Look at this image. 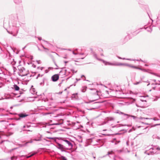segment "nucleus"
Returning <instances> with one entry per match:
<instances>
[{"instance_id": "nucleus-10", "label": "nucleus", "mask_w": 160, "mask_h": 160, "mask_svg": "<svg viewBox=\"0 0 160 160\" xmlns=\"http://www.w3.org/2000/svg\"><path fill=\"white\" fill-rule=\"evenodd\" d=\"M12 88L16 91H18L20 89L19 87L16 84H14Z\"/></svg>"}, {"instance_id": "nucleus-17", "label": "nucleus", "mask_w": 160, "mask_h": 160, "mask_svg": "<svg viewBox=\"0 0 160 160\" xmlns=\"http://www.w3.org/2000/svg\"><path fill=\"white\" fill-rule=\"evenodd\" d=\"M117 113H118V114H122V115H124V116H128V115H129L128 114L124 113H123L122 112H121L120 111H118L117 112Z\"/></svg>"}, {"instance_id": "nucleus-64", "label": "nucleus", "mask_w": 160, "mask_h": 160, "mask_svg": "<svg viewBox=\"0 0 160 160\" xmlns=\"http://www.w3.org/2000/svg\"><path fill=\"white\" fill-rule=\"evenodd\" d=\"M67 62H67V61H65V63H66Z\"/></svg>"}, {"instance_id": "nucleus-43", "label": "nucleus", "mask_w": 160, "mask_h": 160, "mask_svg": "<svg viewBox=\"0 0 160 160\" xmlns=\"http://www.w3.org/2000/svg\"><path fill=\"white\" fill-rule=\"evenodd\" d=\"M126 144H127V146H128L129 145V141H127Z\"/></svg>"}, {"instance_id": "nucleus-21", "label": "nucleus", "mask_w": 160, "mask_h": 160, "mask_svg": "<svg viewBox=\"0 0 160 160\" xmlns=\"http://www.w3.org/2000/svg\"><path fill=\"white\" fill-rule=\"evenodd\" d=\"M124 63L118 62L116 63L115 66H123Z\"/></svg>"}, {"instance_id": "nucleus-60", "label": "nucleus", "mask_w": 160, "mask_h": 160, "mask_svg": "<svg viewBox=\"0 0 160 160\" xmlns=\"http://www.w3.org/2000/svg\"><path fill=\"white\" fill-rule=\"evenodd\" d=\"M82 77H84V76L83 75H82L81 76V78H82Z\"/></svg>"}, {"instance_id": "nucleus-36", "label": "nucleus", "mask_w": 160, "mask_h": 160, "mask_svg": "<svg viewBox=\"0 0 160 160\" xmlns=\"http://www.w3.org/2000/svg\"><path fill=\"white\" fill-rule=\"evenodd\" d=\"M106 123V122H102V123L99 124L98 125H104V124H105Z\"/></svg>"}, {"instance_id": "nucleus-24", "label": "nucleus", "mask_w": 160, "mask_h": 160, "mask_svg": "<svg viewBox=\"0 0 160 160\" xmlns=\"http://www.w3.org/2000/svg\"><path fill=\"white\" fill-rule=\"evenodd\" d=\"M86 90V87H83V88L82 89L81 91L82 92H85Z\"/></svg>"}, {"instance_id": "nucleus-30", "label": "nucleus", "mask_w": 160, "mask_h": 160, "mask_svg": "<svg viewBox=\"0 0 160 160\" xmlns=\"http://www.w3.org/2000/svg\"><path fill=\"white\" fill-rule=\"evenodd\" d=\"M156 149L158 151L160 150V148H159V147H157V148L155 147V148H154L152 149L153 150H155Z\"/></svg>"}, {"instance_id": "nucleus-14", "label": "nucleus", "mask_w": 160, "mask_h": 160, "mask_svg": "<svg viewBox=\"0 0 160 160\" xmlns=\"http://www.w3.org/2000/svg\"><path fill=\"white\" fill-rule=\"evenodd\" d=\"M95 96L96 97V98H95V99L94 100L90 101L89 102H92L94 101H96L99 98V96L97 94H95Z\"/></svg>"}, {"instance_id": "nucleus-58", "label": "nucleus", "mask_w": 160, "mask_h": 160, "mask_svg": "<svg viewBox=\"0 0 160 160\" xmlns=\"http://www.w3.org/2000/svg\"><path fill=\"white\" fill-rule=\"evenodd\" d=\"M101 51L103 52V50L102 49H101Z\"/></svg>"}, {"instance_id": "nucleus-47", "label": "nucleus", "mask_w": 160, "mask_h": 160, "mask_svg": "<svg viewBox=\"0 0 160 160\" xmlns=\"http://www.w3.org/2000/svg\"><path fill=\"white\" fill-rule=\"evenodd\" d=\"M55 65H56V66H57V68H55V69H58V66H57V65L56 64L55 62Z\"/></svg>"}, {"instance_id": "nucleus-7", "label": "nucleus", "mask_w": 160, "mask_h": 160, "mask_svg": "<svg viewBox=\"0 0 160 160\" xmlns=\"http://www.w3.org/2000/svg\"><path fill=\"white\" fill-rule=\"evenodd\" d=\"M59 79V75L58 74H55L52 77V79L53 82L57 81Z\"/></svg>"}, {"instance_id": "nucleus-59", "label": "nucleus", "mask_w": 160, "mask_h": 160, "mask_svg": "<svg viewBox=\"0 0 160 160\" xmlns=\"http://www.w3.org/2000/svg\"><path fill=\"white\" fill-rule=\"evenodd\" d=\"M22 92H20V94H22Z\"/></svg>"}, {"instance_id": "nucleus-49", "label": "nucleus", "mask_w": 160, "mask_h": 160, "mask_svg": "<svg viewBox=\"0 0 160 160\" xmlns=\"http://www.w3.org/2000/svg\"><path fill=\"white\" fill-rule=\"evenodd\" d=\"M2 49L0 48V54L2 52Z\"/></svg>"}, {"instance_id": "nucleus-27", "label": "nucleus", "mask_w": 160, "mask_h": 160, "mask_svg": "<svg viewBox=\"0 0 160 160\" xmlns=\"http://www.w3.org/2000/svg\"><path fill=\"white\" fill-rule=\"evenodd\" d=\"M44 79H42V81L40 83V85L41 86H43L44 84Z\"/></svg>"}, {"instance_id": "nucleus-38", "label": "nucleus", "mask_w": 160, "mask_h": 160, "mask_svg": "<svg viewBox=\"0 0 160 160\" xmlns=\"http://www.w3.org/2000/svg\"><path fill=\"white\" fill-rule=\"evenodd\" d=\"M46 138H48L50 139H54V138H51V137H46Z\"/></svg>"}, {"instance_id": "nucleus-29", "label": "nucleus", "mask_w": 160, "mask_h": 160, "mask_svg": "<svg viewBox=\"0 0 160 160\" xmlns=\"http://www.w3.org/2000/svg\"><path fill=\"white\" fill-rule=\"evenodd\" d=\"M13 61H12L11 62V64L12 65L14 66L16 64V62L14 61V59H13Z\"/></svg>"}, {"instance_id": "nucleus-48", "label": "nucleus", "mask_w": 160, "mask_h": 160, "mask_svg": "<svg viewBox=\"0 0 160 160\" xmlns=\"http://www.w3.org/2000/svg\"><path fill=\"white\" fill-rule=\"evenodd\" d=\"M156 138L158 139H160V137H159L157 136L156 137Z\"/></svg>"}, {"instance_id": "nucleus-63", "label": "nucleus", "mask_w": 160, "mask_h": 160, "mask_svg": "<svg viewBox=\"0 0 160 160\" xmlns=\"http://www.w3.org/2000/svg\"><path fill=\"white\" fill-rule=\"evenodd\" d=\"M93 158H94V159H95V156H93Z\"/></svg>"}, {"instance_id": "nucleus-50", "label": "nucleus", "mask_w": 160, "mask_h": 160, "mask_svg": "<svg viewBox=\"0 0 160 160\" xmlns=\"http://www.w3.org/2000/svg\"><path fill=\"white\" fill-rule=\"evenodd\" d=\"M101 56H104L103 53H101Z\"/></svg>"}, {"instance_id": "nucleus-55", "label": "nucleus", "mask_w": 160, "mask_h": 160, "mask_svg": "<svg viewBox=\"0 0 160 160\" xmlns=\"http://www.w3.org/2000/svg\"><path fill=\"white\" fill-rule=\"evenodd\" d=\"M16 149V148H13V149H12L11 150V151H12V150H14V149Z\"/></svg>"}, {"instance_id": "nucleus-23", "label": "nucleus", "mask_w": 160, "mask_h": 160, "mask_svg": "<svg viewBox=\"0 0 160 160\" xmlns=\"http://www.w3.org/2000/svg\"><path fill=\"white\" fill-rule=\"evenodd\" d=\"M114 153L113 151H111L110 152H108L107 153V155L109 156L110 155H112Z\"/></svg>"}, {"instance_id": "nucleus-22", "label": "nucleus", "mask_w": 160, "mask_h": 160, "mask_svg": "<svg viewBox=\"0 0 160 160\" xmlns=\"http://www.w3.org/2000/svg\"><path fill=\"white\" fill-rule=\"evenodd\" d=\"M127 116L132 117L136 121H137V117H136L135 116H133V115H129Z\"/></svg>"}, {"instance_id": "nucleus-57", "label": "nucleus", "mask_w": 160, "mask_h": 160, "mask_svg": "<svg viewBox=\"0 0 160 160\" xmlns=\"http://www.w3.org/2000/svg\"><path fill=\"white\" fill-rule=\"evenodd\" d=\"M80 54V55H83V53H81Z\"/></svg>"}, {"instance_id": "nucleus-46", "label": "nucleus", "mask_w": 160, "mask_h": 160, "mask_svg": "<svg viewBox=\"0 0 160 160\" xmlns=\"http://www.w3.org/2000/svg\"><path fill=\"white\" fill-rule=\"evenodd\" d=\"M72 53L74 55H77V53H75L74 51L72 52Z\"/></svg>"}, {"instance_id": "nucleus-32", "label": "nucleus", "mask_w": 160, "mask_h": 160, "mask_svg": "<svg viewBox=\"0 0 160 160\" xmlns=\"http://www.w3.org/2000/svg\"><path fill=\"white\" fill-rule=\"evenodd\" d=\"M12 68L13 70V73H14L15 72H16V70L17 69L14 66H12Z\"/></svg>"}, {"instance_id": "nucleus-25", "label": "nucleus", "mask_w": 160, "mask_h": 160, "mask_svg": "<svg viewBox=\"0 0 160 160\" xmlns=\"http://www.w3.org/2000/svg\"><path fill=\"white\" fill-rule=\"evenodd\" d=\"M42 137V136H41V137L39 138L38 139H34V140L35 141H40L41 140V137Z\"/></svg>"}, {"instance_id": "nucleus-19", "label": "nucleus", "mask_w": 160, "mask_h": 160, "mask_svg": "<svg viewBox=\"0 0 160 160\" xmlns=\"http://www.w3.org/2000/svg\"><path fill=\"white\" fill-rule=\"evenodd\" d=\"M14 2L16 3L19 4L22 2L21 0H14Z\"/></svg>"}, {"instance_id": "nucleus-52", "label": "nucleus", "mask_w": 160, "mask_h": 160, "mask_svg": "<svg viewBox=\"0 0 160 160\" xmlns=\"http://www.w3.org/2000/svg\"><path fill=\"white\" fill-rule=\"evenodd\" d=\"M153 81L155 82H156V80L155 79H154L153 80Z\"/></svg>"}, {"instance_id": "nucleus-9", "label": "nucleus", "mask_w": 160, "mask_h": 160, "mask_svg": "<svg viewBox=\"0 0 160 160\" xmlns=\"http://www.w3.org/2000/svg\"><path fill=\"white\" fill-rule=\"evenodd\" d=\"M105 63V65H109L111 66H115L116 63H111L109 62H107L105 61V62L104 63Z\"/></svg>"}, {"instance_id": "nucleus-3", "label": "nucleus", "mask_w": 160, "mask_h": 160, "mask_svg": "<svg viewBox=\"0 0 160 160\" xmlns=\"http://www.w3.org/2000/svg\"><path fill=\"white\" fill-rule=\"evenodd\" d=\"M136 104L138 107L141 108H145L148 106L147 101L142 99L138 101Z\"/></svg>"}, {"instance_id": "nucleus-61", "label": "nucleus", "mask_w": 160, "mask_h": 160, "mask_svg": "<svg viewBox=\"0 0 160 160\" xmlns=\"http://www.w3.org/2000/svg\"><path fill=\"white\" fill-rule=\"evenodd\" d=\"M150 84V83H149L147 85V86H148Z\"/></svg>"}, {"instance_id": "nucleus-44", "label": "nucleus", "mask_w": 160, "mask_h": 160, "mask_svg": "<svg viewBox=\"0 0 160 160\" xmlns=\"http://www.w3.org/2000/svg\"><path fill=\"white\" fill-rule=\"evenodd\" d=\"M2 70L1 69V68H0V74L2 73Z\"/></svg>"}, {"instance_id": "nucleus-33", "label": "nucleus", "mask_w": 160, "mask_h": 160, "mask_svg": "<svg viewBox=\"0 0 160 160\" xmlns=\"http://www.w3.org/2000/svg\"><path fill=\"white\" fill-rule=\"evenodd\" d=\"M141 81H139V82H136L134 83V85H137L138 84H139L141 83Z\"/></svg>"}, {"instance_id": "nucleus-18", "label": "nucleus", "mask_w": 160, "mask_h": 160, "mask_svg": "<svg viewBox=\"0 0 160 160\" xmlns=\"http://www.w3.org/2000/svg\"><path fill=\"white\" fill-rule=\"evenodd\" d=\"M44 68L43 67H38L37 69L38 70V72H40L41 71H42L43 69Z\"/></svg>"}, {"instance_id": "nucleus-40", "label": "nucleus", "mask_w": 160, "mask_h": 160, "mask_svg": "<svg viewBox=\"0 0 160 160\" xmlns=\"http://www.w3.org/2000/svg\"><path fill=\"white\" fill-rule=\"evenodd\" d=\"M128 64L127 63H124L123 66H128Z\"/></svg>"}, {"instance_id": "nucleus-54", "label": "nucleus", "mask_w": 160, "mask_h": 160, "mask_svg": "<svg viewBox=\"0 0 160 160\" xmlns=\"http://www.w3.org/2000/svg\"><path fill=\"white\" fill-rule=\"evenodd\" d=\"M145 66H148V65H147V64H145Z\"/></svg>"}, {"instance_id": "nucleus-13", "label": "nucleus", "mask_w": 160, "mask_h": 160, "mask_svg": "<svg viewBox=\"0 0 160 160\" xmlns=\"http://www.w3.org/2000/svg\"><path fill=\"white\" fill-rule=\"evenodd\" d=\"M128 67H131V68H135V69H140V70H141V69L140 68H137L136 66H132V65H131V64H128Z\"/></svg>"}, {"instance_id": "nucleus-6", "label": "nucleus", "mask_w": 160, "mask_h": 160, "mask_svg": "<svg viewBox=\"0 0 160 160\" xmlns=\"http://www.w3.org/2000/svg\"><path fill=\"white\" fill-rule=\"evenodd\" d=\"M117 57L119 59H122L123 60H129V61H134V60H136L137 61H142V62H143V61H142V60L141 59H138V60H133V59H132L130 58H122L118 56H117Z\"/></svg>"}, {"instance_id": "nucleus-11", "label": "nucleus", "mask_w": 160, "mask_h": 160, "mask_svg": "<svg viewBox=\"0 0 160 160\" xmlns=\"http://www.w3.org/2000/svg\"><path fill=\"white\" fill-rule=\"evenodd\" d=\"M106 120L107 121V122L108 123L109 121H113L114 118L113 117H108L107 118Z\"/></svg>"}, {"instance_id": "nucleus-15", "label": "nucleus", "mask_w": 160, "mask_h": 160, "mask_svg": "<svg viewBox=\"0 0 160 160\" xmlns=\"http://www.w3.org/2000/svg\"><path fill=\"white\" fill-rule=\"evenodd\" d=\"M145 29H146L147 31L149 32H151L152 31V29L150 27H147L146 28H145Z\"/></svg>"}, {"instance_id": "nucleus-51", "label": "nucleus", "mask_w": 160, "mask_h": 160, "mask_svg": "<svg viewBox=\"0 0 160 160\" xmlns=\"http://www.w3.org/2000/svg\"><path fill=\"white\" fill-rule=\"evenodd\" d=\"M46 72H46V71H44L43 72V74H44V73H46Z\"/></svg>"}, {"instance_id": "nucleus-62", "label": "nucleus", "mask_w": 160, "mask_h": 160, "mask_svg": "<svg viewBox=\"0 0 160 160\" xmlns=\"http://www.w3.org/2000/svg\"><path fill=\"white\" fill-rule=\"evenodd\" d=\"M153 89H155V87H153Z\"/></svg>"}, {"instance_id": "nucleus-4", "label": "nucleus", "mask_w": 160, "mask_h": 160, "mask_svg": "<svg viewBox=\"0 0 160 160\" xmlns=\"http://www.w3.org/2000/svg\"><path fill=\"white\" fill-rule=\"evenodd\" d=\"M63 142L62 143L67 148L66 149H69L72 148L73 145L70 141L67 139H64L63 140Z\"/></svg>"}, {"instance_id": "nucleus-53", "label": "nucleus", "mask_w": 160, "mask_h": 160, "mask_svg": "<svg viewBox=\"0 0 160 160\" xmlns=\"http://www.w3.org/2000/svg\"><path fill=\"white\" fill-rule=\"evenodd\" d=\"M13 157H11V160H13Z\"/></svg>"}, {"instance_id": "nucleus-8", "label": "nucleus", "mask_w": 160, "mask_h": 160, "mask_svg": "<svg viewBox=\"0 0 160 160\" xmlns=\"http://www.w3.org/2000/svg\"><path fill=\"white\" fill-rule=\"evenodd\" d=\"M93 55V57L95 58L97 60L100 61H101L103 62V63H104L105 62V61L104 60L101 59H99L97 57V54L95 52H93L92 53Z\"/></svg>"}, {"instance_id": "nucleus-35", "label": "nucleus", "mask_w": 160, "mask_h": 160, "mask_svg": "<svg viewBox=\"0 0 160 160\" xmlns=\"http://www.w3.org/2000/svg\"><path fill=\"white\" fill-rule=\"evenodd\" d=\"M123 151V150L122 149V150H118L117 151L118 153H120L122 152Z\"/></svg>"}, {"instance_id": "nucleus-26", "label": "nucleus", "mask_w": 160, "mask_h": 160, "mask_svg": "<svg viewBox=\"0 0 160 160\" xmlns=\"http://www.w3.org/2000/svg\"><path fill=\"white\" fill-rule=\"evenodd\" d=\"M35 154V153H33L32 154H31L30 155L27 156V158H29L32 156H33Z\"/></svg>"}, {"instance_id": "nucleus-12", "label": "nucleus", "mask_w": 160, "mask_h": 160, "mask_svg": "<svg viewBox=\"0 0 160 160\" xmlns=\"http://www.w3.org/2000/svg\"><path fill=\"white\" fill-rule=\"evenodd\" d=\"M18 116L20 118H24L28 116V115L25 113H20L18 114Z\"/></svg>"}, {"instance_id": "nucleus-31", "label": "nucleus", "mask_w": 160, "mask_h": 160, "mask_svg": "<svg viewBox=\"0 0 160 160\" xmlns=\"http://www.w3.org/2000/svg\"><path fill=\"white\" fill-rule=\"evenodd\" d=\"M150 119H153L154 121H158V120H159V119L158 118H156V117L154 118H153L152 119V118H150Z\"/></svg>"}, {"instance_id": "nucleus-42", "label": "nucleus", "mask_w": 160, "mask_h": 160, "mask_svg": "<svg viewBox=\"0 0 160 160\" xmlns=\"http://www.w3.org/2000/svg\"><path fill=\"white\" fill-rule=\"evenodd\" d=\"M52 113V112H49V113H45L44 114L45 115H48V114H51Z\"/></svg>"}, {"instance_id": "nucleus-41", "label": "nucleus", "mask_w": 160, "mask_h": 160, "mask_svg": "<svg viewBox=\"0 0 160 160\" xmlns=\"http://www.w3.org/2000/svg\"><path fill=\"white\" fill-rule=\"evenodd\" d=\"M42 47L45 49L48 50V49L46 48H45L43 45H42Z\"/></svg>"}, {"instance_id": "nucleus-37", "label": "nucleus", "mask_w": 160, "mask_h": 160, "mask_svg": "<svg viewBox=\"0 0 160 160\" xmlns=\"http://www.w3.org/2000/svg\"><path fill=\"white\" fill-rule=\"evenodd\" d=\"M36 62H37V63L38 64L41 63V61L40 60H37Z\"/></svg>"}, {"instance_id": "nucleus-56", "label": "nucleus", "mask_w": 160, "mask_h": 160, "mask_svg": "<svg viewBox=\"0 0 160 160\" xmlns=\"http://www.w3.org/2000/svg\"><path fill=\"white\" fill-rule=\"evenodd\" d=\"M44 42H46V43H48V42L47 41H44Z\"/></svg>"}, {"instance_id": "nucleus-39", "label": "nucleus", "mask_w": 160, "mask_h": 160, "mask_svg": "<svg viewBox=\"0 0 160 160\" xmlns=\"http://www.w3.org/2000/svg\"><path fill=\"white\" fill-rule=\"evenodd\" d=\"M158 82H156L155 83V84H156V85H160V81H158Z\"/></svg>"}, {"instance_id": "nucleus-28", "label": "nucleus", "mask_w": 160, "mask_h": 160, "mask_svg": "<svg viewBox=\"0 0 160 160\" xmlns=\"http://www.w3.org/2000/svg\"><path fill=\"white\" fill-rule=\"evenodd\" d=\"M61 158L62 160H67V159L65 157L63 156H61Z\"/></svg>"}, {"instance_id": "nucleus-45", "label": "nucleus", "mask_w": 160, "mask_h": 160, "mask_svg": "<svg viewBox=\"0 0 160 160\" xmlns=\"http://www.w3.org/2000/svg\"><path fill=\"white\" fill-rule=\"evenodd\" d=\"M38 39L39 40H41L42 39V38L41 37H38Z\"/></svg>"}, {"instance_id": "nucleus-16", "label": "nucleus", "mask_w": 160, "mask_h": 160, "mask_svg": "<svg viewBox=\"0 0 160 160\" xmlns=\"http://www.w3.org/2000/svg\"><path fill=\"white\" fill-rule=\"evenodd\" d=\"M150 119L149 118H142V117H140L139 118L137 117V121H138L139 120L141 119Z\"/></svg>"}, {"instance_id": "nucleus-5", "label": "nucleus", "mask_w": 160, "mask_h": 160, "mask_svg": "<svg viewBox=\"0 0 160 160\" xmlns=\"http://www.w3.org/2000/svg\"><path fill=\"white\" fill-rule=\"evenodd\" d=\"M57 148L61 150L62 152L64 151V149H66L67 148L66 146H64V144L63 145L60 144L58 143H57Z\"/></svg>"}, {"instance_id": "nucleus-34", "label": "nucleus", "mask_w": 160, "mask_h": 160, "mask_svg": "<svg viewBox=\"0 0 160 160\" xmlns=\"http://www.w3.org/2000/svg\"><path fill=\"white\" fill-rule=\"evenodd\" d=\"M43 74H42V75H40V74H38L36 78L38 79V77H42L43 76Z\"/></svg>"}, {"instance_id": "nucleus-2", "label": "nucleus", "mask_w": 160, "mask_h": 160, "mask_svg": "<svg viewBox=\"0 0 160 160\" xmlns=\"http://www.w3.org/2000/svg\"><path fill=\"white\" fill-rule=\"evenodd\" d=\"M18 67L19 71L18 74L19 76L23 77L29 75L28 71L21 65H19Z\"/></svg>"}, {"instance_id": "nucleus-20", "label": "nucleus", "mask_w": 160, "mask_h": 160, "mask_svg": "<svg viewBox=\"0 0 160 160\" xmlns=\"http://www.w3.org/2000/svg\"><path fill=\"white\" fill-rule=\"evenodd\" d=\"M120 142V141H116V139L112 141V143H114L115 145L117 144V143H119Z\"/></svg>"}, {"instance_id": "nucleus-1", "label": "nucleus", "mask_w": 160, "mask_h": 160, "mask_svg": "<svg viewBox=\"0 0 160 160\" xmlns=\"http://www.w3.org/2000/svg\"><path fill=\"white\" fill-rule=\"evenodd\" d=\"M20 24L17 21H15L12 24V27L11 28V31H7L8 33L12 35L13 36H16L17 35L18 32Z\"/></svg>"}]
</instances>
